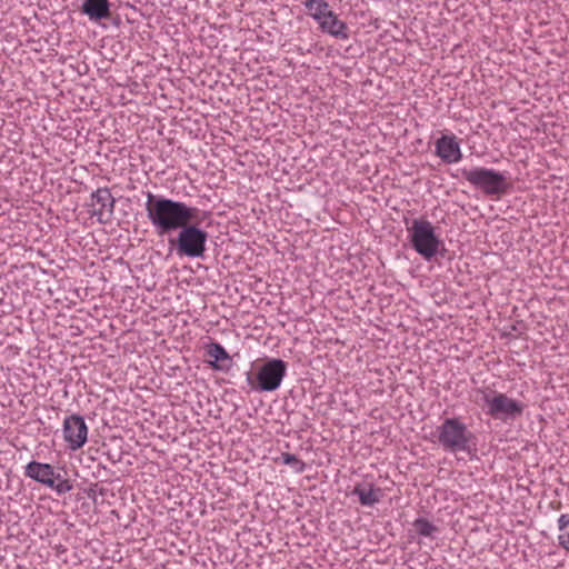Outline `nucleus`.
<instances>
[{"instance_id":"nucleus-1","label":"nucleus","mask_w":569,"mask_h":569,"mask_svg":"<svg viewBox=\"0 0 569 569\" xmlns=\"http://www.w3.org/2000/svg\"><path fill=\"white\" fill-rule=\"evenodd\" d=\"M146 212L157 234L163 236L191 222L196 218L198 209L189 207L184 202L148 192Z\"/></svg>"},{"instance_id":"nucleus-2","label":"nucleus","mask_w":569,"mask_h":569,"mask_svg":"<svg viewBox=\"0 0 569 569\" xmlns=\"http://www.w3.org/2000/svg\"><path fill=\"white\" fill-rule=\"evenodd\" d=\"M437 443L447 452L470 453L477 437L461 417L445 418L436 428Z\"/></svg>"},{"instance_id":"nucleus-3","label":"nucleus","mask_w":569,"mask_h":569,"mask_svg":"<svg viewBox=\"0 0 569 569\" xmlns=\"http://www.w3.org/2000/svg\"><path fill=\"white\" fill-rule=\"evenodd\" d=\"M481 396V406L487 416L495 420L503 422L515 421L520 418L525 411L526 405L503 392H498L487 388L478 389Z\"/></svg>"},{"instance_id":"nucleus-4","label":"nucleus","mask_w":569,"mask_h":569,"mask_svg":"<svg viewBox=\"0 0 569 569\" xmlns=\"http://www.w3.org/2000/svg\"><path fill=\"white\" fill-rule=\"evenodd\" d=\"M407 232L411 247L426 261H430L438 254L442 241L429 220L413 219L411 226L407 227Z\"/></svg>"},{"instance_id":"nucleus-5","label":"nucleus","mask_w":569,"mask_h":569,"mask_svg":"<svg viewBox=\"0 0 569 569\" xmlns=\"http://www.w3.org/2000/svg\"><path fill=\"white\" fill-rule=\"evenodd\" d=\"M462 177L487 196H500L508 189L507 173L485 167L462 169Z\"/></svg>"},{"instance_id":"nucleus-6","label":"nucleus","mask_w":569,"mask_h":569,"mask_svg":"<svg viewBox=\"0 0 569 569\" xmlns=\"http://www.w3.org/2000/svg\"><path fill=\"white\" fill-rule=\"evenodd\" d=\"M178 230L176 239L170 243L177 246V252L188 258H203L207 250L208 232L190 222L183 224Z\"/></svg>"},{"instance_id":"nucleus-7","label":"nucleus","mask_w":569,"mask_h":569,"mask_svg":"<svg viewBox=\"0 0 569 569\" xmlns=\"http://www.w3.org/2000/svg\"><path fill=\"white\" fill-rule=\"evenodd\" d=\"M286 373L287 363L282 359L272 358L259 368L254 380L250 376L247 380L253 390L271 392L281 386Z\"/></svg>"},{"instance_id":"nucleus-8","label":"nucleus","mask_w":569,"mask_h":569,"mask_svg":"<svg viewBox=\"0 0 569 569\" xmlns=\"http://www.w3.org/2000/svg\"><path fill=\"white\" fill-rule=\"evenodd\" d=\"M24 476L52 489L57 495L62 496L72 490L73 486L68 480L56 475L54 468L50 463L30 461L24 467Z\"/></svg>"},{"instance_id":"nucleus-9","label":"nucleus","mask_w":569,"mask_h":569,"mask_svg":"<svg viewBox=\"0 0 569 569\" xmlns=\"http://www.w3.org/2000/svg\"><path fill=\"white\" fill-rule=\"evenodd\" d=\"M63 439L67 447L72 450H79L88 440V427L82 416L71 415L64 418L62 425Z\"/></svg>"},{"instance_id":"nucleus-10","label":"nucleus","mask_w":569,"mask_h":569,"mask_svg":"<svg viewBox=\"0 0 569 569\" xmlns=\"http://www.w3.org/2000/svg\"><path fill=\"white\" fill-rule=\"evenodd\" d=\"M436 154L442 162L452 164L462 159V152L458 138L455 134H442L436 141Z\"/></svg>"},{"instance_id":"nucleus-11","label":"nucleus","mask_w":569,"mask_h":569,"mask_svg":"<svg viewBox=\"0 0 569 569\" xmlns=\"http://www.w3.org/2000/svg\"><path fill=\"white\" fill-rule=\"evenodd\" d=\"M91 198L99 206V208L93 211V216L97 217L99 222H106V216L110 217L113 213L116 203L110 189L107 187L98 188L91 194Z\"/></svg>"},{"instance_id":"nucleus-12","label":"nucleus","mask_w":569,"mask_h":569,"mask_svg":"<svg viewBox=\"0 0 569 569\" xmlns=\"http://www.w3.org/2000/svg\"><path fill=\"white\" fill-rule=\"evenodd\" d=\"M352 495L358 497L361 506L372 507L380 502L383 497V491L372 482L363 481L355 486Z\"/></svg>"},{"instance_id":"nucleus-13","label":"nucleus","mask_w":569,"mask_h":569,"mask_svg":"<svg viewBox=\"0 0 569 569\" xmlns=\"http://www.w3.org/2000/svg\"><path fill=\"white\" fill-rule=\"evenodd\" d=\"M317 22L323 32L335 38L342 40H347L349 38L347 23L340 20L332 10L327 12V14Z\"/></svg>"},{"instance_id":"nucleus-14","label":"nucleus","mask_w":569,"mask_h":569,"mask_svg":"<svg viewBox=\"0 0 569 569\" xmlns=\"http://www.w3.org/2000/svg\"><path fill=\"white\" fill-rule=\"evenodd\" d=\"M109 0H83L81 12L91 21H100L111 16Z\"/></svg>"},{"instance_id":"nucleus-15","label":"nucleus","mask_w":569,"mask_h":569,"mask_svg":"<svg viewBox=\"0 0 569 569\" xmlns=\"http://www.w3.org/2000/svg\"><path fill=\"white\" fill-rule=\"evenodd\" d=\"M207 355L212 359L209 365L217 370H224L229 366H224V361L231 362V357L227 350L218 342H210L207 346Z\"/></svg>"},{"instance_id":"nucleus-16","label":"nucleus","mask_w":569,"mask_h":569,"mask_svg":"<svg viewBox=\"0 0 569 569\" xmlns=\"http://www.w3.org/2000/svg\"><path fill=\"white\" fill-rule=\"evenodd\" d=\"M557 528L559 531L558 535V545L567 552H569V512L562 513L557 519Z\"/></svg>"},{"instance_id":"nucleus-17","label":"nucleus","mask_w":569,"mask_h":569,"mask_svg":"<svg viewBox=\"0 0 569 569\" xmlns=\"http://www.w3.org/2000/svg\"><path fill=\"white\" fill-rule=\"evenodd\" d=\"M415 531L422 537L432 538L438 528L426 518H418L412 523Z\"/></svg>"},{"instance_id":"nucleus-18","label":"nucleus","mask_w":569,"mask_h":569,"mask_svg":"<svg viewBox=\"0 0 569 569\" xmlns=\"http://www.w3.org/2000/svg\"><path fill=\"white\" fill-rule=\"evenodd\" d=\"M306 10L315 21H320L330 11L326 0H315Z\"/></svg>"},{"instance_id":"nucleus-19","label":"nucleus","mask_w":569,"mask_h":569,"mask_svg":"<svg viewBox=\"0 0 569 569\" xmlns=\"http://www.w3.org/2000/svg\"><path fill=\"white\" fill-rule=\"evenodd\" d=\"M281 460L284 465H288L291 468H293V470L298 473H301L306 470V463L292 453H282Z\"/></svg>"},{"instance_id":"nucleus-20","label":"nucleus","mask_w":569,"mask_h":569,"mask_svg":"<svg viewBox=\"0 0 569 569\" xmlns=\"http://www.w3.org/2000/svg\"><path fill=\"white\" fill-rule=\"evenodd\" d=\"M315 0H302V4L305 6V8L307 9L311 2H313Z\"/></svg>"}]
</instances>
